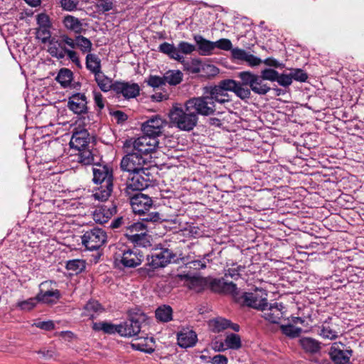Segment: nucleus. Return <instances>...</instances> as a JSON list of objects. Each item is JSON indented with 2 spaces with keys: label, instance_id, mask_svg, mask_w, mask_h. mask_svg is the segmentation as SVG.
Segmentation results:
<instances>
[{
  "label": "nucleus",
  "instance_id": "1",
  "mask_svg": "<svg viewBox=\"0 0 364 364\" xmlns=\"http://www.w3.org/2000/svg\"><path fill=\"white\" fill-rule=\"evenodd\" d=\"M171 122L181 131H191L196 126L198 117L191 109L174 106L168 114Z\"/></svg>",
  "mask_w": 364,
  "mask_h": 364
},
{
  "label": "nucleus",
  "instance_id": "2",
  "mask_svg": "<svg viewBox=\"0 0 364 364\" xmlns=\"http://www.w3.org/2000/svg\"><path fill=\"white\" fill-rule=\"evenodd\" d=\"M48 43L47 50L52 57L63 59L67 56L68 59L73 63L77 68H82V66L79 53L67 46L66 43L63 41V35L60 36V40L52 38Z\"/></svg>",
  "mask_w": 364,
  "mask_h": 364
},
{
  "label": "nucleus",
  "instance_id": "3",
  "mask_svg": "<svg viewBox=\"0 0 364 364\" xmlns=\"http://www.w3.org/2000/svg\"><path fill=\"white\" fill-rule=\"evenodd\" d=\"M159 50L171 59L178 62H183L185 58L181 54L192 53L196 50V46L186 41H181L177 47L173 44L164 42L159 46Z\"/></svg>",
  "mask_w": 364,
  "mask_h": 364
},
{
  "label": "nucleus",
  "instance_id": "4",
  "mask_svg": "<svg viewBox=\"0 0 364 364\" xmlns=\"http://www.w3.org/2000/svg\"><path fill=\"white\" fill-rule=\"evenodd\" d=\"M158 146V139L146 134L136 139H127L124 144V148H133L137 154L142 156L155 151Z\"/></svg>",
  "mask_w": 364,
  "mask_h": 364
},
{
  "label": "nucleus",
  "instance_id": "5",
  "mask_svg": "<svg viewBox=\"0 0 364 364\" xmlns=\"http://www.w3.org/2000/svg\"><path fill=\"white\" fill-rule=\"evenodd\" d=\"M114 259L116 262H120L126 267H134L141 263L143 256L136 249L131 250L122 246L114 253Z\"/></svg>",
  "mask_w": 364,
  "mask_h": 364
},
{
  "label": "nucleus",
  "instance_id": "6",
  "mask_svg": "<svg viewBox=\"0 0 364 364\" xmlns=\"http://www.w3.org/2000/svg\"><path fill=\"white\" fill-rule=\"evenodd\" d=\"M146 320L145 314L140 313L132 315L126 321L119 324V335L132 337L137 335L141 328V323Z\"/></svg>",
  "mask_w": 364,
  "mask_h": 364
},
{
  "label": "nucleus",
  "instance_id": "7",
  "mask_svg": "<svg viewBox=\"0 0 364 364\" xmlns=\"http://www.w3.org/2000/svg\"><path fill=\"white\" fill-rule=\"evenodd\" d=\"M188 109L193 111L196 115H210L215 112V105L213 101H210L208 95L193 97L186 102Z\"/></svg>",
  "mask_w": 364,
  "mask_h": 364
},
{
  "label": "nucleus",
  "instance_id": "8",
  "mask_svg": "<svg viewBox=\"0 0 364 364\" xmlns=\"http://www.w3.org/2000/svg\"><path fill=\"white\" fill-rule=\"evenodd\" d=\"M36 296L38 302L49 304L55 303L60 299V294L56 289V283L49 280L40 284Z\"/></svg>",
  "mask_w": 364,
  "mask_h": 364
},
{
  "label": "nucleus",
  "instance_id": "9",
  "mask_svg": "<svg viewBox=\"0 0 364 364\" xmlns=\"http://www.w3.org/2000/svg\"><path fill=\"white\" fill-rule=\"evenodd\" d=\"M106 240L107 234L100 228H93L86 231L82 237V243L90 250L100 248Z\"/></svg>",
  "mask_w": 364,
  "mask_h": 364
},
{
  "label": "nucleus",
  "instance_id": "10",
  "mask_svg": "<svg viewBox=\"0 0 364 364\" xmlns=\"http://www.w3.org/2000/svg\"><path fill=\"white\" fill-rule=\"evenodd\" d=\"M166 124L167 122L165 119L159 115H155L142 124L141 130L144 134L156 139L162 134Z\"/></svg>",
  "mask_w": 364,
  "mask_h": 364
},
{
  "label": "nucleus",
  "instance_id": "11",
  "mask_svg": "<svg viewBox=\"0 0 364 364\" xmlns=\"http://www.w3.org/2000/svg\"><path fill=\"white\" fill-rule=\"evenodd\" d=\"M145 162L146 160L142 155L133 152L124 156L120 165L123 171L133 173L145 170L144 168Z\"/></svg>",
  "mask_w": 364,
  "mask_h": 364
},
{
  "label": "nucleus",
  "instance_id": "12",
  "mask_svg": "<svg viewBox=\"0 0 364 364\" xmlns=\"http://www.w3.org/2000/svg\"><path fill=\"white\" fill-rule=\"evenodd\" d=\"M63 41L70 49L75 50V48H78L83 54L91 53L93 48L92 41L80 34H77L75 38H72L67 34H63Z\"/></svg>",
  "mask_w": 364,
  "mask_h": 364
},
{
  "label": "nucleus",
  "instance_id": "13",
  "mask_svg": "<svg viewBox=\"0 0 364 364\" xmlns=\"http://www.w3.org/2000/svg\"><path fill=\"white\" fill-rule=\"evenodd\" d=\"M174 255L167 248L155 250L147 257L148 264L153 269L164 267L171 262Z\"/></svg>",
  "mask_w": 364,
  "mask_h": 364
},
{
  "label": "nucleus",
  "instance_id": "14",
  "mask_svg": "<svg viewBox=\"0 0 364 364\" xmlns=\"http://www.w3.org/2000/svg\"><path fill=\"white\" fill-rule=\"evenodd\" d=\"M267 294L264 290L256 289L253 292H246L243 295L245 303L252 308L262 311L267 304Z\"/></svg>",
  "mask_w": 364,
  "mask_h": 364
},
{
  "label": "nucleus",
  "instance_id": "15",
  "mask_svg": "<svg viewBox=\"0 0 364 364\" xmlns=\"http://www.w3.org/2000/svg\"><path fill=\"white\" fill-rule=\"evenodd\" d=\"M146 170L133 173V176L127 183L126 191L130 193L131 191H142L147 188L150 183L149 175Z\"/></svg>",
  "mask_w": 364,
  "mask_h": 364
},
{
  "label": "nucleus",
  "instance_id": "16",
  "mask_svg": "<svg viewBox=\"0 0 364 364\" xmlns=\"http://www.w3.org/2000/svg\"><path fill=\"white\" fill-rule=\"evenodd\" d=\"M93 181L96 184L113 183L112 170L107 165L94 164L92 167Z\"/></svg>",
  "mask_w": 364,
  "mask_h": 364
},
{
  "label": "nucleus",
  "instance_id": "17",
  "mask_svg": "<svg viewBox=\"0 0 364 364\" xmlns=\"http://www.w3.org/2000/svg\"><path fill=\"white\" fill-rule=\"evenodd\" d=\"M130 204L135 213L141 215L151 207L153 203L147 195L138 193L131 197Z\"/></svg>",
  "mask_w": 364,
  "mask_h": 364
},
{
  "label": "nucleus",
  "instance_id": "18",
  "mask_svg": "<svg viewBox=\"0 0 364 364\" xmlns=\"http://www.w3.org/2000/svg\"><path fill=\"white\" fill-rule=\"evenodd\" d=\"M284 307L282 303L275 302L262 309V316L269 322L277 323L284 315Z\"/></svg>",
  "mask_w": 364,
  "mask_h": 364
},
{
  "label": "nucleus",
  "instance_id": "19",
  "mask_svg": "<svg viewBox=\"0 0 364 364\" xmlns=\"http://www.w3.org/2000/svg\"><path fill=\"white\" fill-rule=\"evenodd\" d=\"M331 359L337 364H346L350 360L352 355L351 350H344L341 343H334L330 350Z\"/></svg>",
  "mask_w": 364,
  "mask_h": 364
},
{
  "label": "nucleus",
  "instance_id": "20",
  "mask_svg": "<svg viewBox=\"0 0 364 364\" xmlns=\"http://www.w3.org/2000/svg\"><path fill=\"white\" fill-rule=\"evenodd\" d=\"M117 212L115 205L111 203L97 207L93 213V219L96 223H107Z\"/></svg>",
  "mask_w": 364,
  "mask_h": 364
},
{
  "label": "nucleus",
  "instance_id": "21",
  "mask_svg": "<svg viewBox=\"0 0 364 364\" xmlns=\"http://www.w3.org/2000/svg\"><path fill=\"white\" fill-rule=\"evenodd\" d=\"M114 90L122 94L125 98H134L139 94L140 88L136 83L117 82L114 84Z\"/></svg>",
  "mask_w": 364,
  "mask_h": 364
},
{
  "label": "nucleus",
  "instance_id": "22",
  "mask_svg": "<svg viewBox=\"0 0 364 364\" xmlns=\"http://www.w3.org/2000/svg\"><path fill=\"white\" fill-rule=\"evenodd\" d=\"M87 98L84 94L75 93L69 97L68 107L74 113L80 114L87 111Z\"/></svg>",
  "mask_w": 364,
  "mask_h": 364
},
{
  "label": "nucleus",
  "instance_id": "23",
  "mask_svg": "<svg viewBox=\"0 0 364 364\" xmlns=\"http://www.w3.org/2000/svg\"><path fill=\"white\" fill-rule=\"evenodd\" d=\"M205 94L209 97L210 101H213L220 104H224L230 101V95L228 92H224L218 85L207 87L205 89Z\"/></svg>",
  "mask_w": 364,
  "mask_h": 364
},
{
  "label": "nucleus",
  "instance_id": "24",
  "mask_svg": "<svg viewBox=\"0 0 364 364\" xmlns=\"http://www.w3.org/2000/svg\"><path fill=\"white\" fill-rule=\"evenodd\" d=\"M209 327L210 329L216 333H219L225 330L228 328H230L235 331H239L240 326L236 323H232L229 320L222 317H218L212 319L209 321Z\"/></svg>",
  "mask_w": 364,
  "mask_h": 364
},
{
  "label": "nucleus",
  "instance_id": "25",
  "mask_svg": "<svg viewBox=\"0 0 364 364\" xmlns=\"http://www.w3.org/2000/svg\"><path fill=\"white\" fill-rule=\"evenodd\" d=\"M89 141L90 138L88 132L86 130H81L73 134L70 144L72 148L80 151L82 149L86 148Z\"/></svg>",
  "mask_w": 364,
  "mask_h": 364
},
{
  "label": "nucleus",
  "instance_id": "26",
  "mask_svg": "<svg viewBox=\"0 0 364 364\" xmlns=\"http://www.w3.org/2000/svg\"><path fill=\"white\" fill-rule=\"evenodd\" d=\"M178 343L182 348L194 346L197 341V335L191 329H183L178 333Z\"/></svg>",
  "mask_w": 364,
  "mask_h": 364
},
{
  "label": "nucleus",
  "instance_id": "27",
  "mask_svg": "<svg viewBox=\"0 0 364 364\" xmlns=\"http://www.w3.org/2000/svg\"><path fill=\"white\" fill-rule=\"evenodd\" d=\"M210 287L215 291L235 294L237 286L232 282H226L223 278L214 279L210 282Z\"/></svg>",
  "mask_w": 364,
  "mask_h": 364
},
{
  "label": "nucleus",
  "instance_id": "28",
  "mask_svg": "<svg viewBox=\"0 0 364 364\" xmlns=\"http://www.w3.org/2000/svg\"><path fill=\"white\" fill-rule=\"evenodd\" d=\"M194 40L197 44L199 53L202 55H210L215 49L214 42L204 38L202 36H194Z\"/></svg>",
  "mask_w": 364,
  "mask_h": 364
},
{
  "label": "nucleus",
  "instance_id": "29",
  "mask_svg": "<svg viewBox=\"0 0 364 364\" xmlns=\"http://www.w3.org/2000/svg\"><path fill=\"white\" fill-rule=\"evenodd\" d=\"M132 346L135 350L151 353L154 350V339L149 337L139 338L132 343Z\"/></svg>",
  "mask_w": 364,
  "mask_h": 364
},
{
  "label": "nucleus",
  "instance_id": "30",
  "mask_svg": "<svg viewBox=\"0 0 364 364\" xmlns=\"http://www.w3.org/2000/svg\"><path fill=\"white\" fill-rule=\"evenodd\" d=\"M99 186L93 191V197L100 201H106L111 196L113 191V183L98 184Z\"/></svg>",
  "mask_w": 364,
  "mask_h": 364
},
{
  "label": "nucleus",
  "instance_id": "31",
  "mask_svg": "<svg viewBox=\"0 0 364 364\" xmlns=\"http://www.w3.org/2000/svg\"><path fill=\"white\" fill-rule=\"evenodd\" d=\"M85 66L93 75L102 71L101 60L95 53H90L86 55Z\"/></svg>",
  "mask_w": 364,
  "mask_h": 364
},
{
  "label": "nucleus",
  "instance_id": "32",
  "mask_svg": "<svg viewBox=\"0 0 364 364\" xmlns=\"http://www.w3.org/2000/svg\"><path fill=\"white\" fill-rule=\"evenodd\" d=\"M63 23L66 29L75 33L80 34L83 31L82 22L76 17L68 15L63 20Z\"/></svg>",
  "mask_w": 364,
  "mask_h": 364
},
{
  "label": "nucleus",
  "instance_id": "33",
  "mask_svg": "<svg viewBox=\"0 0 364 364\" xmlns=\"http://www.w3.org/2000/svg\"><path fill=\"white\" fill-rule=\"evenodd\" d=\"M164 78L165 85L176 86L183 81V75L178 70H170L164 73Z\"/></svg>",
  "mask_w": 364,
  "mask_h": 364
},
{
  "label": "nucleus",
  "instance_id": "34",
  "mask_svg": "<svg viewBox=\"0 0 364 364\" xmlns=\"http://www.w3.org/2000/svg\"><path fill=\"white\" fill-rule=\"evenodd\" d=\"M119 324L115 325L112 323L101 321L95 322L92 323V328L96 331H103L105 333L114 334L117 333L119 334Z\"/></svg>",
  "mask_w": 364,
  "mask_h": 364
},
{
  "label": "nucleus",
  "instance_id": "35",
  "mask_svg": "<svg viewBox=\"0 0 364 364\" xmlns=\"http://www.w3.org/2000/svg\"><path fill=\"white\" fill-rule=\"evenodd\" d=\"M102 311V309L98 301H90L85 306L82 315L90 318H94Z\"/></svg>",
  "mask_w": 364,
  "mask_h": 364
},
{
  "label": "nucleus",
  "instance_id": "36",
  "mask_svg": "<svg viewBox=\"0 0 364 364\" xmlns=\"http://www.w3.org/2000/svg\"><path fill=\"white\" fill-rule=\"evenodd\" d=\"M136 246L147 247L150 245V236L147 234V229L144 232L130 235V240Z\"/></svg>",
  "mask_w": 364,
  "mask_h": 364
},
{
  "label": "nucleus",
  "instance_id": "37",
  "mask_svg": "<svg viewBox=\"0 0 364 364\" xmlns=\"http://www.w3.org/2000/svg\"><path fill=\"white\" fill-rule=\"evenodd\" d=\"M94 75L97 85L103 92H107L112 87H114L112 80L107 77L102 71Z\"/></svg>",
  "mask_w": 364,
  "mask_h": 364
},
{
  "label": "nucleus",
  "instance_id": "38",
  "mask_svg": "<svg viewBox=\"0 0 364 364\" xmlns=\"http://www.w3.org/2000/svg\"><path fill=\"white\" fill-rule=\"evenodd\" d=\"M73 77V73L71 70L68 68H62L60 70L55 79L61 85V86L63 87H67L72 82Z\"/></svg>",
  "mask_w": 364,
  "mask_h": 364
},
{
  "label": "nucleus",
  "instance_id": "39",
  "mask_svg": "<svg viewBox=\"0 0 364 364\" xmlns=\"http://www.w3.org/2000/svg\"><path fill=\"white\" fill-rule=\"evenodd\" d=\"M173 311L169 306H159L155 312L156 317L158 320L162 322H168L172 319Z\"/></svg>",
  "mask_w": 364,
  "mask_h": 364
},
{
  "label": "nucleus",
  "instance_id": "40",
  "mask_svg": "<svg viewBox=\"0 0 364 364\" xmlns=\"http://www.w3.org/2000/svg\"><path fill=\"white\" fill-rule=\"evenodd\" d=\"M252 85L250 86L251 90L259 95H265L270 90V87L267 84L263 83V79L259 75H256L252 82Z\"/></svg>",
  "mask_w": 364,
  "mask_h": 364
},
{
  "label": "nucleus",
  "instance_id": "41",
  "mask_svg": "<svg viewBox=\"0 0 364 364\" xmlns=\"http://www.w3.org/2000/svg\"><path fill=\"white\" fill-rule=\"evenodd\" d=\"M181 63L183 65L184 70L191 73H198L201 71L202 62L198 58H193L188 61L183 60V62Z\"/></svg>",
  "mask_w": 364,
  "mask_h": 364
},
{
  "label": "nucleus",
  "instance_id": "42",
  "mask_svg": "<svg viewBox=\"0 0 364 364\" xmlns=\"http://www.w3.org/2000/svg\"><path fill=\"white\" fill-rule=\"evenodd\" d=\"M225 342L227 349L237 350L242 346L240 336L235 333L228 334L225 337Z\"/></svg>",
  "mask_w": 364,
  "mask_h": 364
},
{
  "label": "nucleus",
  "instance_id": "43",
  "mask_svg": "<svg viewBox=\"0 0 364 364\" xmlns=\"http://www.w3.org/2000/svg\"><path fill=\"white\" fill-rule=\"evenodd\" d=\"M300 344L305 350L311 353L316 352L320 348L318 343L316 340L311 338H301Z\"/></svg>",
  "mask_w": 364,
  "mask_h": 364
},
{
  "label": "nucleus",
  "instance_id": "44",
  "mask_svg": "<svg viewBox=\"0 0 364 364\" xmlns=\"http://www.w3.org/2000/svg\"><path fill=\"white\" fill-rule=\"evenodd\" d=\"M77 160L83 165H90L94 164V156L90 149L86 148L79 151Z\"/></svg>",
  "mask_w": 364,
  "mask_h": 364
},
{
  "label": "nucleus",
  "instance_id": "45",
  "mask_svg": "<svg viewBox=\"0 0 364 364\" xmlns=\"http://www.w3.org/2000/svg\"><path fill=\"white\" fill-rule=\"evenodd\" d=\"M176 277L181 281H184V284L190 289H194L201 283V279L199 277L189 274H178Z\"/></svg>",
  "mask_w": 364,
  "mask_h": 364
},
{
  "label": "nucleus",
  "instance_id": "46",
  "mask_svg": "<svg viewBox=\"0 0 364 364\" xmlns=\"http://www.w3.org/2000/svg\"><path fill=\"white\" fill-rule=\"evenodd\" d=\"M145 230H146V226L144 221L134 223L133 224L127 226L125 235L129 240H130L131 235H135L136 233L144 232Z\"/></svg>",
  "mask_w": 364,
  "mask_h": 364
},
{
  "label": "nucleus",
  "instance_id": "47",
  "mask_svg": "<svg viewBox=\"0 0 364 364\" xmlns=\"http://www.w3.org/2000/svg\"><path fill=\"white\" fill-rule=\"evenodd\" d=\"M38 303L37 296L29 298L26 300L19 301L16 303V306L22 311H31Z\"/></svg>",
  "mask_w": 364,
  "mask_h": 364
},
{
  "label": "nucleus",
  "instance_id": "48",
  "mask_svg": "<svg viewBox=\"0 0 364 364\" xmlns=\"http://www.w3.org/2000/svg\"><path fill=\"white\" fill-rule=\"evenodd\" d=\"M244 269L245 267L233 264L231 267L225 269V277H230L233 279H237Z\"/></svg>",
  "mask_w": 364,
  "mask_h": 364
},
{
  "label": "nucleus",
  "instance_id": "49",
  "mask_svg": "<svg viewBox=\"0 0 364 364\" xmlns=\"http://www.w3.org/2000/svg\"><path fill=\"white\" fill-rule=\"evenodd\" d=\"M280 328L284 334L291 338L299 336L301 332V328L295 327L291 324L282 325Z\"/></svg>",
  "mask_w": 364,
  "mask_h": 364
},
{
  "label": "nucleus",
  "instance_id": "50",
  "mask_svg": "<svg viewBox=\"0 0 364 364\" xmlns=\"http://www.w3.org/2000/svg\"><path fill=\"white\" fill-rule=\"evenodd\" d=\"M85 267V264L83 260L81 259H73L70 260L66 264V268L68 270H72L76 273L80 272Z\"/></svg>",
  "mask_w": 364,
  "mask_h": 364
},
{
  "label": "nucleus",
  "instance_id": "51",
  "mask_svg": "<svg viewBox=\"0 0 364 364\" xmlns=\"http://www.w3.org/2000/svg\"><path fill=\"white\" fill-rule=\"evenodd\" d=\"M36 35V38L43 43H48L52 38L50 28H37Z\"/></svg>",
  "mask_w": 364,
  "mask_h": 364
},
{
  "label": "nucleus",
  "instance_id": "52",
  "mask_svg": "<svg viewBox=\"0 0 364 364\" xmlns=\"http://www.w3.org/2000/svg\"><path fill=\"white\" fill-rule=\"evenodd\" d=\"M243 85L241 82H237L234 93L240 99L245 100L250 97L251 92L249 88Z\"/></svg>",
  "mask_w": 364,
  "mask_h": 364
},
{
  "label": "nucleus",
  "instance_id": "53",
  "mask_svg": "<svg viewBox=\"0 0 364 364\" xmlns=\"http://www.w3.org/2000/svg\"><path fill=\"white\" fill-rule=\"evenodd\" d=\"M256 75H255L248 71L240 72L238 74V77L242 80L241 84L243 85H246V86L249 85L250 87L253 86L252 82H253L254 79L255 78Z\"/></svg>",
  "mask_w": 364,
  "mask_h": 364
},
{
  "label": "nucleus",
  "instance_id": "54",
  "mask_svg": "<svg viewBox=\"0 0 364 364\" xmlns=\"http://www.w3.org/2000/svg\"><path fill=\"white\" fill-rule=\"evenodd\" d=\"M200 72L207 77H213L219 73V69L212 64L202 63Z\"/></svg>",
  "mask_w": 364,
  "mask_h": 364
},
{
  "label": "nucleus",
  "instance_id": "55",
  "mask_svg": "<svg viewBox=\"0 0 364 364\" xmlns=\"http://www.w3.org/2000/svg\"><path fill=\"white\" fill-rule=\"evenodd\" d=\"M237 82L234 80H224L219 82L218 86L223 90L224 92H228V91L233 92L235 90Z\"/></svg>",
  "mask_w": 364,
  "mask_h": 364
},
{
  "label": "nucleus",
  "instance_id": "56",
  "mask_svg": "<svg viewBox=\"0 0 364 364\" xmlns=\"http://www.w3.org/2000/svg\"><path fill=\"white\" fill-rule=\"evenodd\" d=\"M164 79V76L160 77L158 75H150L149 77V78L147 79L146 82L149 86H151L154 88H157V87H160L163 85H165Z\"/></svg>",
  "mask_w": 364,
  "mask_h": 364
},
{
  "label": "nucleus",
  "instance_id": "57",
  "mask_svg": "<svg viewBox=\"0 0 364 364\" xmlns=\"http://www.w3.org/2000/svg\"><path fill=\"white\" fill-rule=\"evenodd\" d=\"M320 335L325 338L333 340L337 338L338 333L333 330L329 326H323Z\"/></svg>",
  "mask_w": 364,
  "mask_h": 364
},
{
  "label": "nucleus",
  "instance_id": "58",
  "mask_svg": "<svg viewBox=\"0 0 364 364\" xmlns=\"http://www.w3.org/2000/svg\"><path fill=\"white\" fill-rule=\"evenodd\" d=\"M231 54L235 60L246 61L250 53L243 49L235 48L232 49Z\"/></svg>",
  "mask_w": 364,
  "mask_h": 364
},
{
  "label": "nucleus",
  "instance_id": "59",
  "mask_svg": "<svg viewBox=\"0 0 364 364\" xmlns=\"http://www.w3.org/2000/svg\"><path fill=\"white\" fill-rule=\"evenodd\" d=\"M215 48H218L223 50H232V45L231 41L227 38H221L214 42Z\"/></svg>",
  "mask_w": 364,
  "mask_h": 364
},
{
  "label": "nucleus",
  "instance_id": "60",
  "mask_svg": "<svg viewBox=\"0 0 364 364\" xmlns=\"http://www.w3.org/2000/svg\"><path fill=\"white\" fill-rule=\"evenodd\" d=\"M278 72L273 69H265L262 72L261 77L263 80L277 81Z\"/></svg>",
  "mask_w": 364,
  "mask_h": 364
},
{
  "label": "nucleus",
  "instance_id": "61",
  "mask_svg": "<svg viewBox=\"0 0 364 364\" xmlns=\"http://www.w3.org/2000/svg\"><path fill=\"white\" fill-rule=\"evenodd\" d=\"M38 28H50L49 17L45 14H40L36 16Z\"/></svg>",
  "mask_w": 364,
  "mask_h": 364
},
{
  "label": "nucleus",
  "instance_id": "62",
  "mask_svg": "<svg viewBox=\"0 0 364 364\" xmlns=\"http://www.w3.org/2000/svg\"><path fill=\"white\" fill-rule=\"evenodd\" d=\"M290 74L292 80L299 82H305L308 77L307 74L301 69L292 70Z\"/></svg>",
  "mask_w": 364,
  "mask_h": 364
},
{
  "label": "nucleus",
  "instance_id": "63",
  "mask_svg": "<svg viewBox=\"0 0 364 364\" xmlns=\"http://www.w3.org/2000/svg\"><path fill=\"white\" fill-rule=\"evenodd\" d=\"M207 257H208V255H205L203 259H194L190 262L188 264H190L191 267H193L195 269H204L206 267L207 262H209V259H207Z\"/></svg>",
  "mask_w": 364,
  "mask_h": 364
},
{
  "label": "nucleus",
  "instance_id": "64",
  "mask_svg": "<svg viewBox=\"0 0 364 364\" xmlns=\"http://www.w3.org/2000/svg\"><path fill=\"white\" fill-rule=\"evenodd\" d=\"M277 82L282 86L287 87L292 83L291 74L288 75H279L277 76Z\"/></svg>",
  "mask_w": 364,
  "mask_h": 364
}]
</instances>
